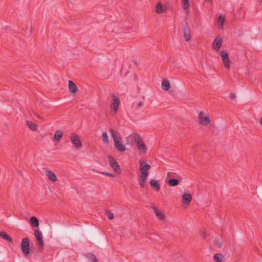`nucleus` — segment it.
Listing matches in <instances>:
<instances>
[{"label": "nucleus", "instance_id": "27", "mask_svg": "<svg viewBox=\"0 0 262 262\" xmlns=\"http://www.w3.org/2000/svg\"><path fill=\"white\" fill-rule=\"evenodd\" d=\"M182 7L184 10H188L190 7L189 0H182Z\"/></svg>", "mask_w": 262, "mask_h": 262}, {"label": "nucleus", "instance_id": "5", "mask_svg": "<svg viewBox=\"0 0 262 262\" xmlns=\"http://www.w3.org/2000/svg\"><path fill=\"white\" fill-rule=\"evenodd\" d=\"M113 101L111 104L110 107L114 112V114H116L118 110L120 101L118 97H116L115 94L112 95Z\"/></svg>", "mask_w": 262, "mask_h": 262}, {"label": "nucleus", "instance_id": "9", "mask_svg": "<svg viewBox=\"0 0 262 262\" xmlns=\"http://www.w3.org/2000/svg\"><path fill=\"white\" fill-rule=\"evenodd\" d=\"M140 136L138 134H133L128 136L126 139V144L132 145L134 142L136 143L137 141H139Z\"/></svg>", "mask_w": 262, "mask_h": 262}, {"label": "nucleus", "instance_id": "19", "mask_svg": "<svg viewBox=\"0 0 262 262\" xmlns=\"http://www.w3.org/2000/svg\"><path fill=\"white\" fill-rule=\"evenodd\" d=\"M69 89L71 92L75 93L78 91V88L75 83L71 81H69Z\"/></svg>", "mask_w": 262, "mask_h": 262}, {"label": "nucleus", "instance_id": "22", "mask_svg": "<svg viewBox=\"0 0 262 262\" xmlns=\"http://www.w3.org/2000/svg\"><path fill=\"white\" fill-rule=\"evenodd\" d=\"M223 240L221 236L216 237L214 241V245L217 248H221L222 246Z\"/></svg>", "mask_w": 262, "mask_h": 262}, {"label": "nucleus", "instance_id": "36", "mask_svg": "<svg viewBox=\"0 0 262 262\" xmlns=\"http://www.w3.org/2000/svg\"><path fill=\"white\" fill-rule=\"evenodd\" d=\"M229 97L231 100H234L236 98V96L234 93H231L230 94Z\"/></svg>", "mask_w": 262, "mask_h": 262}, {"label": "nucleus", "instance_id": "2", "mask_svg": "<svg viewBox=\"0 0 262 262\" xmlns=\"http://www.w3.org/2000/svg\"><path fill=\"white\" fill-rule=\"evenodd\" d=\"M110 131L114 140L115 148L120 152L125 151L126 148L125 145L121 141V138L119 133L113 129H110Z\"/></svg>", "mask_w": 262, "mask_h": 262}, {"label": "nucleus", "instance_id": "26", "mask_svg": "<svg viewBox=\"0 0 262 262\" xmlns=\"http://www.w3.org/2000/svg\"><path fill=\"white\" fill-rule=\"evenodd\" d=\"M63 136V133L61 130H57L54 135V139L55 141H60Z\"/></svg>", "mask_w": 262, "mask_h": 262}, {"label": "nucleus", "instance_id": "4", "mask_svg": "<svg viewBox=\"0 0 262 262\" xmlns=\"http://www.w3.org/2000/svg\"><path fill=\"white\" fill-rule=\"evenodd\" d=\"M21 249L23 253L25 256H27L30 254V242L28 238L26 237L22 239L21 243Z\"/></svg>", "mask_w": 262, "mask_h": 262}, {"label": "nucleus", "instance_id": "28", "mask_svg": "<svg viewBox=\"0 0 262 262\" xmlns=\"http://www.w3.org/2000/svg\"><path fill=\"white\" fill-rule=\"evenodd\" d=\"M223 257V255L221 253L215 254L213 255V259L215 262H222Z\"/></svg>", "mask_w": 262, "mask_h": 262}, {"label": "nucleus", "instance_id": "24", "mask_svg": "<svg viewBox=\"0 0 262 262\" xmlns=\"http://www.w3.org/2000/svg\"><path fill=\"white\" fill-rule=\"evenodd\" d=\"M85 256L88 259H90L91 262H99L96 256L93 253H86L85 254Z\"/></svg>", "mask_w": 262, "mask_h": 262}, {"label": "nucleus", "instance_id": "6", "mask_svg": "<svg viewBox=\"0 0 262 262\" xmlns=\"http://www.w3.org/2000/svg\"><path fill=\"white\" fill-rule=\"evenodd\" d=\"M220 56L222 58V61L224 64L225 67L227 69H229L230 67V61L227 51L222 50L220 52Z\"/></svg>", "mask_w": 262, "mask_h": 262}, {"label": "nucleus", "instance_id": "1", "mask_svg": "<svg viewBox=\"0 0 262 262\" xmlns=\"http://www.w3.org/2000/svg\"><path fill=\"white\" fill-rule=\"evenodd\" d=\"M140 171L141 174L139 177V183L141 188L145 187V184L147 180V177L149 175L148 171L150 169L151 166L146 161H139Z\"/></svg>", "mask_w": 262, "mask_h": 262}, {"label": "nucleus", "instance_id": "23", "mask_svg": "<svg viewBox=\"0 0 262 262\" xmlns=\"http://www.w3.org/2000/svg\"><path fill=\"white\" fill-rule=\"evenodd\" d=\"M30 223L34 227H38L39 226V221L35 216H32L30 217Z\"/></svg>", "mask_w": 262, "mask_h": 262}, {"label": "nucleus", "instance_id": "12", "mask_svg": "<svg viewBox=\"0 0 262 262\" xmlns=\"http://www.w3.org/2000/svg\"><path fill=\"white\" fill-rule=\"evenodd\" d=\"M203 112H201L199 114V119L200 123L206 126L210 123V120L209 116L203 117Z\"/></svg>", "mask_w": 262, "mask_h": 262}, {"label": "nucleus", "instance_id": "11", "mask_svg": "<svg viewBox=\"0 0 262 262\" xmlns=\"http://www.w3.org/2000/svg\"><path fill=\"white\" fill-rule=\"evenodd\" d=\"M136 144L139 152L143 155H145L147 151V147L140 137L139 141H137Z\"/></svg>", "mask_w": 262, "mask_h": 262}, {"label": "nucleus", "instance_id": "21", "mask_svg": "<svg viewBox=\"0 0 262 262\" xmlns=\"http://www.w3.org/2000/svg\"><path fill=\"white\" fill-rule=\"evenodd\" d=\"M161 86L163 90L167 91L170 88V82L167 79H164L162 81Z\"/></svg>", "mask_w": 262, "mask_h": 262}, {"label": "nucleus", "instance_id": "16", "mask_svg": "<svg viewBox=\"0 0 262 262\" xmlns=\"http://www.w3.org/2000/svg\"><path fill=\"white\" fill-rule=\"evenodd\" d=\"M152 208L155 214L160 220L163 221L165 219V215L162 212L160 211L156 206H152Z\"/></svg>", "mask_w": 262, "mask_h": 262}, {"label": "nucleus", "instance_id": "37", "mask_svg": "<svg viewBox=\"0 0 262 262\" xmlns=\"http://www.w3.org/2000/svg\"><path fill=\"white\" fill-rule=\"evenodd\" d=\"M144 105V102L143 101H141L139 102L137 105V108H139L142 106Z\"/></svg>", "mask_w": 262, "mask_h": 262}, {"label": "nucleus", "instance_id": "33", "mask_svg": "<svg viewBox=\"0 0 262 262\" xmlns=\"http://www.w3.org/2000/svg\"><path fill=\"white\" fill-rule=\"evenodd\" d=\"M106 214L107 217L110 220H112L114 217V214L110 211H106Z\"/></svg>", "mask_w": 262, "mask_h": 262}, {"label": "nucleus", "instance_id": "41", "mask_svg": "<svg viewBox=\"0 0 262 262\" xmlns=\"http://www.w3.org/2000/svg\"><path fill=\"white\" fill-rule=\"evenodd\" d=\"M206 2H209V1H211L212 0H205Z\"/></svg>", "mask_w": 262, "mask_h": 262}, {"label": "nucleus", "instance_id": "17", "mask_svg": "<svg viewBox=\"0 0 262 262\" xmlns=\"http://www.w3.org/2000/svg\"><path fill=\"white\" fill-rule=\"evenodd\" d=\"M149 184L152 188H155V190L159 191L160 189V185L158 181L152 179L150 181Z\"/></svg>", "mask_w": 262, "mask_h": 262}, {"label": "nucleus", "instance_id": "29", "mask_svg": "<svg viewBox=\"0 0 262 262\" xmlns=\"http://www.w3.org/2000/svg\"><path fill=\"white\" fill-rule=\"evenodd\" d=\"M26 124L32 130H36L37 129V125L32 121H27Z\"/></svg>", "mask_w": 262, "mask_h": 262}, {"label": "nucleus", "instance_id": "32", "mask_svg": "<svg viewBox=\"0 0 262 262\" xmlns=\"http://www.w3.org/2000/svg\"><path fill=\"white\" fill-rule=\"evenodd\" d=\"M176 174L174 172H168L167 174V178H166L165 181H167L170 178H174V175Z\"/></svg>", "mask_w": 262, "mask_h": 262}, {"label": "nucleus", "instance_id": "8", "mask_svg": "<svg viewBox=\"0 0 262 262\" xmlns=\"http://www.w3.org/2000/svg\"><path fill=\"white\" fill-rule=\"evenodd\" d=\"M70 139H71V142L74 147H75L77 149H79L81 147L82 143H81V142L79 139V137H78V135H75L73 133L72 134V136H71Z\"/></svg>", "mask_w": 262, "mask_h": 262}, {"label": "nucleus", "instance_id": "34", "mask_svg": "<svg viewBox=\"0 0 262 262\" xmlns=\"http://www.w3.org/2000/svg\"><path fill=\"white\" fill-rule=\"evenodd\" d=\"M32 32V28L28 29V27L26 29L25 33L27 35L29 36Z\"/></svg>", "mask_w": 262, "mask_h": 262}, {"label": "nucleus", "instance_id": "14", "mask_svg": "<svg viewBox=\"0 0 262 262\" xmlns=\"http://www.w3.org/2000/svg\"><path fill=\"white\" fill-rule=\"evenodd\" d=\"M192 195L190 193H185L182 195V203L183 205H189L191 201Z\"/></svg>", "mask_w": 262, "mask_h": 262}, {"label": "nucleus", "instance_id": "20", "mask_svg": "<svg viewBox=\"0 0 262 262\" xmlns=\"http://www.w3.org/2000/svg\"><path fill=\"white\" fill-rule=\"evenodd\" d=\"M0 237L6 241H8L11 243H13V239L11 236L5 232L0 231Z\"/></svg>", "mask_w": 262, "mask_h": 262}, {"label": "nucleus", "instance_id": "13", "mask_svg": "<svg viewBox=\"0 0 262 262\" xmlns=\"http://www.w3.org/2000/svg\"><path fill=\"white\" fill-rule=\"evenodd\" d=\"M183 30L186 41H189L191 38V34L190 28L188 27L187 23H185V24L183 26Z\"/></svg>", "mask_w": 262, "mask_h": 262}, {"label": "nucleus", "instance_id": "18", "mask_svg": "<svg viewBox=\"0 0 262 262\" xmlns=\"http://www.w3.org/2000/svg\"><path fill=\"white\" fill-rule=\"evenodd\" d=\"M46 174L48 179L52 182H56L57 181V177L52 171L47 170L46 171Z\"/></svg>", "mask_w": 262, "mask_h": 262}, {"label": "nucleus", "instance_id": "25", "mask_svg": "<svg viewBox=\"0 0 262 262\" xmlns=\"http://www.w3.org/2000/svg\"><path fill=\"white\" fill-rule=\"evenodd\" d=\"M165 11L161 3H158L156 7V11L158 14H161Z\"/></svg>", "mask_w": 262, "mask_h": 262}, {"label": "nucleus", "instance_id": "39", "mask_svg": "<svg viewBox=\"0 0 262 262\" xmlns=\"http://www.w3.org/2000/svg\"><path fill=\"white\" fill-rule=\"evenodd\" d=\"M35 116H36L38 119H42V117L39 116L38 114H35Z\"/></svg>", "mask_w": 262, "mask_h": 262}, {"label": "nucleus", "instance_id": "38", "mask_svg": "<svg viewBox=\"0 0 262 262\" xmlns=\"http://www.w3.org/2000/svg\"><path fill=\"white\" fill-rule=\"evenodd\" d=\"M201 237L202 239H204L206 238V233L205 232H202V234L201 235Z\"/></svg>", "mask_w": 262, "mask_h": 262}, {"label": "nucleus", "instance_id": "30", "mask_svg": "<svg viewBox=\"0 0 262 262\" xmlns=\"http://www.w3.org/2000/svg\"><path fill=\"white\" fill-rule=\"evenodd\" d=\"M225 18L222 15H220L217 18V23L220 28H222L225 23Z\"/></svg>", "mask_w": 262, "mask_h": 262}, {"label": "nucleus", "instance_id": "15", "mask_svg": "<svg viewBox=\"0 0 262 262\" xmlns=\"http://www.w3.org/2000/svg\"><path fill=\"white\" fill-rule=\"evenodd\" d=\"M166 182L171 187L176 186L179 185L180 180L175 178H170L166 181Z\"/></svg>", "mask_w": 262, "mask_h": 262}, {"label": "nucleus", "instance_id": "31", "mask_svg": "<svg viewBox=\"0 0 262 262\" xmlns=\"http://www.w3.org/2000/svg\"><path fill=\"white\" fill-rule=\"evenodd\" d=\"M102 139L104 143L108 144L109 143L108 137L106 132L102 133Z\"/></svg>", "mask_w": 262, "mask_h": 262}, {"label": "nucleus", "instance_id": "40", "mask_svg": "<svg viewBox=\"0 0 262 262\" xmlns=\"http://www.w3.org/2000/svg\"><path fill=\"white\" fill-rule=\"evenodd\" d=\"M259 122H260V125H262V117L260 118Z\"/></svg>", "mask_w": 262, "mask_h": 262}, {"label": "nucleus", "instance_id": "7", "mask_svg": "<svg viewBox=\"0 0 262 262\" xmlns=\"http://www.w3.org/2000/svg\"><path fill=\"white\" fill-rule=\"evenodd\" d=\"M108 159L112 168H113L115 172L120 173V167L118 162L114 159V158L111 156H108Z\"/></svg>", "mask_w": 262, "mask_h": 262}, {"label": "nucleus", "instance_id": "3", "mask_svg": "<svg viewBox=\"0 0 262 262\" xmlns=\"http://www.w3.org/2000/svg\"><path fill=\"white\" fill-rule=\"evenodd\" d=\"M35 236L37 242V248L39 252H41L43 249L44 243L43 236L41 232L38 229H36L34 231Z\"/></svg>", "mask_w": 262, "mask_h": 262}, {"label": "nucleus", "instance_id": "35", "mask_svg": "<svg viewBox=\"0 0 262 262\" xmlns=\"http://www.w3.org/2000/svg\"><path fill=\"white\" fill-rule=\"evenodd\" d=\"M101 173L107 176L112 177H115V175L114 174L111 173H109V172H101Z\"/></svg>", "mask_w": 262, "mask_h": 262}, {"label": "nucleus", "instance_id": "10", "mask_svg": "<svg viewBox=\"0 0 262 262\" xmlns=\"http://www.w3.org/2000/svg\"><path fill=\"white\" fill-rule=\"evenodd\" d=\"M223 42V39L221 36H217L214 40L212 43V48L215 51H218L221 49L222 43Z\"/></svg>", "mask_w": 262, "mask_h": 262}]
</instances>
